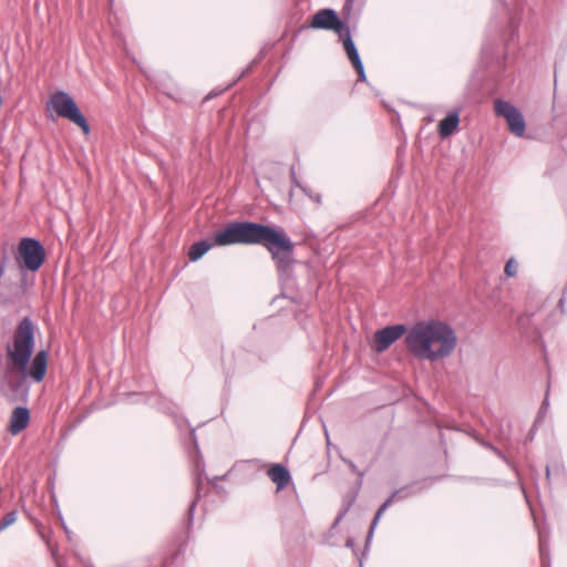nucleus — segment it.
Returning a JSON list of instances; mask_svg holds the SVG:
<instances>
[{"instance_id": "14", "label": "nucleus", "mask_w": 567, "mask_h": 567, "mask_svg": "<svg viewBox=\"0 0 567 567\" xmlns=\"http://www.w3.org/2000/svg\"><path fill=\"white\" fill-rule=\"evenodd\" d=\"M357 498V494L353 495H346L342 501V506L339 511L338 516L334 519L333 527L340 524V522L344 518V516L348 514L352 505L354 504Z\"/></svg>"}, {"instance_id": "13", "label": "nucleus", "mask_w": 567, "mask_h": 567, "mask_svg": "<svg viewBox=\"0 0 567 567\" xmlns=\"http://www.w3.org/2000/svg\"><path fill=\"white\" fill-rule=\"evenodd\" d=\"M215 245L210 243L208 239H203L195 241L188 251V257L192 261H197L200 259L212 247Z\"/></svg>"}, {"instance_id": "11", "label": "nucleus", "mask_w": 567, "mask_h": 567, "mask_svg": "<svg viewBox=\"0 0 567 567\" xmlns=\"http://www.w3.org/2000/svg\"><path fill=\"white\" fill-rule=\"evenodd\" d=\"M460 112L454 110L450 112L437 125V132L442 138L451 136L458 127Z\"/></svg>"}, {"instance_id": "10", "label": "nucleus", "mask_w": 567, "mask_h": 567, "mask_svg": "<svg viewBox=\"0 0 567 567\" xmlns=\"http://www.w3.org/2000/svg\"><path fill=\"white\" fill-rule=\"evenodd\" d=\"M405 488H401V489H396L394 491L385 501L384 503L379 507V509L377 511L375 515H374V518L372 519V523H371V526L369 528V532H368V535H367V545L369 544V542L372 539L373 537V534H374V529L380 520V518L382 517L383 513L386 511V508L394 502V499L396 498H403L405 497L408 494H402L404 492Z\"/></svg>"}, {"instance_id": "15", "label": "nucleus", "mask_w": 567, "mask_h": 567, "mask_svg": "<svg viewBox=\"0 0 567 567\" xmlns=\"http://www.w3.org/2000/svg\"><path fill=\"white\" fill-rule=\"evenodd\" d=\"M339 35V38L342 40L343 42V48H344V51L348 53V52H351V51H354L357 50V47L351 38V32H350V28L349 25H346L339 33H337Z\"/></svg>"}, {"instance_id": "26", "label": "nucleus", "mask_w": 567, "mask_h": 567, "mask_svg": "<svg viewBox=\"0 0 567 567\" xmlns=\"http://www.w3.org/2000/svg\"><path fill=\"white\" fill-rule=\"evenodd\" d=\"M255 63H257V61H254L251 64H249V65H248V66L243 71V74H241V75L244 76V75L248 74V73L252 70V68H254V64H255Z\"/></svg>"}, {"instance_id": "6", "label": "nucleus", "mask_w": 567, "mask_h": 567, "mask_svg": "<svg viewBox=\"0 0 567 567\" xmlns=\"http://www.w3.org/2000/svg\"><path fill=\"white\" fill-rule=\"evenodd\" d=\"M495 114L506 120L509 131L516 136H523L526 128L522 112L512 103L497 99L494 106Z\"/></svg>"}, {"instance_id": "27", "label": "nucleus", "mask_w": 567, "mask_h": 567, "mask_svg": "<svg viewBox=\"0 0 567 567\" xmlns=\"http://www.w3.org/2000/svg\"><path fill=\"white\" fill-rule=\"evenodd\" d=\"M255 63H257V61H254L251 64H249V65H248V66L243 71V74H241V75L244 76V75L248 74V73L252 70V68H254V64H255Z\"/></svg>"}, {"instance_id": "17", "label": "nucleus", "mask_w": 567, "mask_h": 567, "mask_svg": "<svg viewBox=\"0 0 567 567\" xmlns=\"http://www.w3.org/2000/svg\"><path fill=\"white\" fill-rule=\"evenodd\" d=\"M17 520V511H11L7 513L0 523V532L4 530L8 526L13 524Z\"/></svg>"}, {"instance_id": "5", "label": "nucleus", "mask_w": 567, "mask_h": 567, "mask_svg": "<svg viewBox=\"0 0 567 567\" xmlns=\"http://www.w3.org/2000/svg\"><path fill=\"white\" fill-rule=\"evenodd\" d=\"M16 259L21 268L34 272L38 271L45 261V249L38 239L24 237L19 243Z\"/></svg>"}, {"instance_id": "19", "label": "nucleus", "mask_w": 567, "mask_h": 567, "mask_svg": "<svg viewBox=\"0 0 567 567\" xmlns=\"http://www.w3.org/2000/svg\"><path fill=\"white\" fill-rule=\"evenodd\" d=\"M350 62L352 63L353 68L360 64H363L360 58V54L358 52V49L351 52L347 53Z\"/></svg>"}, {"instance_id": "29", "label": "nucleus", "mask_w": 567, "mask_h": 567, "mask_svg": "<svg viewBox=\"0 0 567 567\" xmlns=\"http://www.w3.org/2000/svg\"><path fill=\"white\" fill-rule=\"evenodd\" d=\"M549 475H550V468H549V466L547 465V466H546V476H547V478H549Z\"/></svg>"}, {"instance_id": "28", "label": "nucleus", "mask_w": 567, "mask_h": 567, "mask_svg": "<svg viewBox=\"0 0 567 567\" xmlns=\"http://www.w3.org/2000/svg\"><path fill=\"white\" fill-rule=\"evenodd\" d=\"M493 451H494L498 456H501V457H503V458H504V455H503L502 451L497 450L496 447H493Z\"/></svg>"}, {"instance_id": "8", "label": "nucleus", "mask_w": 567, "mask_h": 567, "mask_svg": "<svg viewBox=\"0 0 567 567\" xmlns=\"http://www.w3.org/2000/svg\"><path fill=\"white\" fill-rule=\"evenodd\" d=\"M346 25L333 9L319 10L313 14L310 23L312 29L332 30L336 33H339Z\"/></svg>"}, {"instance_id": "23", "label": "nucleus", "mask_w": 567, "mask_h": 567, "mask_svg": "<svg viewBox=\"0 0 567 567\" xmlns=\"http://www.w3.org/2000/svg\"><path fill=\"white\" fill-rule=\"evenodd\" d=\"M548 404H549L548 395H546L544 401H543V404H542V406L539 409L538 416H542V415H544L546 413Z\"/></svg>"}, {"instance_id": "4", "label": "nucleus", "mask_w": 567, "mask_h": 567, "mask_svg": "<svg viewBox=\"0 0 567 567\" xmlns=\"http://www.w3.org/2000/svg\"><path fill=\"white\" fill-rule=\"evenodd\" d=\"M49 107L52 109L58 116L68 118L76 124L84 134L90 133L89 122L69 93L59 91L52 94L49 100Z\"/></svg>"}, {"instance_id": "12", "label": "nucleus", "mask_w": 567, "mask_h": 567, "mask_svg": "<svg viewBox=\"0 0 567 567\" xmlns=\"http://www.w3.org/2000/svg\"><path fill=\"white\" fill-rule=\"evenodd\" d=\"M269 478L276 483L277 491L285 488L291 481L289 470L282 464H275L268 472Z\"/></svg>"}, {"instance_id": "16", "label": "nucleus", "mask_w": 567, "mask_h": 567, "mask_svg": "<svg viewBox=\"0 0 567 567\" xmlns=\"http://www.w3.org/2000/svg\"><path fill=\"white\" fill-rule=\"evenodd\" d=\"M341 461L348 465V467L350 468V471L355 474L359 478V484H361L364 475H365V471H361L358 468V466L353 463V461H351L350 458H346V457H341Z\"/></svg>"}, {"instance_id": "24", "label": "nucleus", "mask_w": 567, "mask_h": 567, "mask_svg": "<svg viewBox=\"0 0 567 567\" xmlns=\"http://www.w3.org/2000/svg\"><path fill=\"white\" fill-rule=\"evenodd\" d=\"M197 498L196 497L189 505V508H188V515H189V520H193V515H194V511H195V507H196V504H197Z\"/></svg>"}, {"instance_id": "21", "label": "nucleus", "mask_w": 567, "mask_h": 567, "mask_svg": "<svg viewBox=\"0 0 567 567\" xmlns=\"http://www.w3.org/2000/svg\"><path fill=\"white\" fill-rule=\"evenodd\" d=\"M354 69L357 71V73H358V80L362 81V82L367 81V75H365V72H364L363 64L357 65V66H354Z\"/></svg>"}, {"instance_id": "20", "label": "nucleus", "mask_w": 567, "mask_h": 567, "mask_svg": "<svg viewBox=\"0 0 567 567\" xmlns=\"http://www.w3.org/2000/svg\"><path fill=\"white\" fill-rule=\"evenodd\" d=\"M300 188L302 189V192L309 197L311 198L313 202L316 203H321V195L318 194V193H312L310 190H308L306 187L303 186H300Z\"/></svg>"}, {"instance_id": "9", "label": "nucleus", "mask_w": 567, "mask_h": 567, "mask_svg": "<svg viewBox=\"0 0 567 567\" xmlns=\"http://www.w3.org/2000/svg\"><path fill=\"white\" fill-rule=\"evenodd\" d=\"M30 422V410L27 406H17L13 409L10 423H9V432L12 435L19 434L22 432Z\"/></svg>"}, {"instance_id": "3", "label": "nucleus", "mask_w": 567, "mask_h": 567, "mask_svg": "<svg viewBox=\"0 0 567 567\" xmlns=\"http://www.w3.org/2000/svg\"><path fill=\"white\" fill-rule=\"evenodd\" d=\"M409 351L421 360L437 361L452 354L457 344L453 328L440 320H423L405 334Z\"/></svg>"}, {"instance_id": "18", "label": "nucleus", "mask_w": 567, "mask_h": 567, "mask_svg": "<svg viewBox=\"0 0 567 567\" xmlns=\"http://www.w3.org/2000/svg\"><path fill=\"white\" fill-rule=\"evenodd\" d=\"M504 271L508 277H514L517 274V265L513 258L506 262Z\"/></svg>"}, {"instance_id": "25", "label": "nucleus", "mask_w": 567, "mask_h": 567, "mask_svg": "<svg viewBox=\"0 0 567 567\" xmlns=\"http://www.w3.org/2000/svg\"><path fill=\"white\" fill-rule=\"evenodd\" d=\"M346 546L348 548H351V549H354L355 547V540L353 538H349L347 542H346Z\"/></svg>"}, {"instance_id": "7", "label": "nucleus", "mask_w": 567, "mask_h": 567, "mask_svg": "<svg viewBox=\"0 0 567 567\" xmlns=\"http://www.w3.org/2000/svg\"><path fill=\"white\" fill-rule=\"evenodd\" d=\"M406 331V327L402 323L388 326L375 332L374 348L381 353L389 349L396 340H399Z\"/></svg>"}, {"instance_id": "1", "label": "nucleus", "mask_w": 567, "mask_h": 567, "mask_svg": "<svg viewBox=\"0 0 567 567\" xmlns=\"http://www.w3.org/2000/svg\"><path fill=\"white\" fill-rule=\"evenodd\" d=\"M35 330L34 322L29 317H24L16 328L12 344L7 346L8 362L1 373V385L16 396L28 394V379L40 383L48 371L49 352L47 350L42 349L32 357Z\"/></svg>"}, {"instance_id": "22", "label": "nucleus", "mask_w": 567, "mask_h": 567, "mask_svg": "<svg viewBox=\"0 0 567 567\" xmlns=\"http://www.w3.org/2000/svg\"><path fill=\"white\" fill-rule=\"evenodd\" d=\"M353 2H354V0H346L342 11L350 14L352 11V8H353Z\"/></svg>"}, {"instance_id": "2", "label": "nucleus", "mask_w": 567, "mask_h": 567, "mask_svg": "<svg viewBox=\"0 0 567 567\" xmlns=\"http://www.w3.org/2000/svg\"><path fill=\"white\" fill-rule=\"evenodd\" d=\"M215 246L260 245L267 249L279 274L292 270L295 243L282 227L250 220H233L214 234Z\"/></svg>"}]
</instances>
